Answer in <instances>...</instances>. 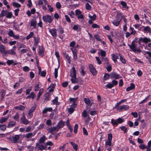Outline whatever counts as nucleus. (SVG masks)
I'll list each match as a JSON object with an SVG mask.
<instances>
[{
	"instance_id": "obj_1",
	"label": "nucleus",
	"mask_w": 151,
	"mask_h": 151,
	"mask_svg": "<svg viewBox=\"0 0 151 151\" xmlns=\"http://www.w3.org/2000/svg\"><path fill=\"white\" fill-rule=\"evenodd\" d=\"M123 18V16L121 14L118 13L117 14L116 19L112 22L113 24L116 26H118L121 20Z\"/></svg>"
},
{
	"instance_id": "obj_2",
	"label": "nucleus",
	"mask_w": 151,
	"mask_h": 151,
	"mask_svg": "<svg viewBox=\"0 0 151 151\" xmlns=\"http://www.w3.org/2000/svg\"><path fill=\"white\" fill-rule=\"evenodd\" d=\"M35 149L38 150H46V147L40 143H37L36 144Z\"/></svg>"
},
{
	"instance_id": "obj_3",
	"label": "nucleus",
	"mask_w": 151,
	"mask_h": 151,
	"mask_svg": "<svg viewBox=\"0 0 151 151\" xmlns=\"http://www.w3.org/2000/svg\"><path fill=\"white\" fill-rule=\"evenodd\" d=\"M42 19L44 22H48L50 23H51L52 21V17L50 15L44 16L42 17Z\"/></svg>"
},
{
	"instance_id": "obj_4",
	"label": "nucleus",
	"mask_w": 151,
	"mask_h": 151,
	"mask_svg": "<svg viewBox=\"0 0 151 151\" xmlns=\"http://www.w3.org/2000/svg\"><path fill=\"white\" fill-rule=\"evenodd\" d=\"M20 138V137L19 135H16L12 136L11 141L13 143H17L19 140Z\"/></svg>"
},
{
	"instance_id": "obj_5",
	"label": "nucleus",
	"mask_w": 151,
	"mask_h": 151,
	"mask_svg": "<svg viewBox=\"0 0 151 151\" xmlns=\"http://www.w3.org/2000/svg\"><path fill=\"white\" fill-rule=\"evenodd\" d=\"M110 78L111 79H117L121 78L120 75L115 72H111L110 74Z\"/></svg>"
},
{
	"instance_id": "obj_6",
	"label": "nucleus",
	"mask_w": 151,
	"mask_h": 151,
	"mask_svg": "<svg viewBox=\"0 0 151 151\" xmlns=\"http://www.w3.org/2000/svg\"><path fill=\"white\" fill-rule=\"evenodd\" d=\"M8 35L9 37H13L15 39H18L19 38V36L18 35H15L13 31L12 30H9L8 33Z\"/></svg>"
},
{
	"instance_id": "obj_7",
	"label": "nucleus",
	"mask_w": 151,
	"mask_h": 151,
	"mask_svg": "<svg viewBox=\"0 0 151 151\" xmlns=\"http://www.w3.org/2000/svg\"><path fill=\"white\" fill-rule=\"evenodd\" d=\"M59 129L57 127H51L50 128L48 129V132L51 133L52 134L54 135V132H56L58 131Z\"/></svg>"
},
{
	"instance_id": "obj_8",
	"label": "nucleus",
	"mask_w": 151,
	"mask_h": 151,
	"mask_svg": "<svg viewBox=\"0 0 151 151\" xmlns=\"http://www.w3.org/2000/svg\"><path fill=\"white\" fill-rule=\"evenodd\" d=\"M90 71L93 75H96L97 74L96 71L93 65L90 64L89 66Z\"/></svg>"
},
{
	"instance_id": "obj_9",
	"label": "nucleus",
	"mask_w": 151,
	"mask_h": 151,
	"mask_svg": "<svg viewBox=\"0 0 151 151\" xmlns=\"http://www.w3.org/2000/svg\"><path fill=\"white\" fill-rule=\"evenodd\" d=\"M36 108V105H34V106H32L31 109L29 110L28 112V115L30 117V118H31L33 114H32V113L35 110Z\"/></svg>"
},
{
	"instance_id": "obj_10",
	"label": "nucleus",
	"mask_w": 151,
	"mask_h": 151,
	"mask_svg": "<svg viewBox=\"0 0 151 151\" xmlns=\"http://www.w3.org/2000/svg\"><path fill=\"white\" fill-rule=\"evenodd\" d=\"M6 47L3 45H0V52L2 54L4 55L6 54V51L5 50Z\"/></svg>"
},
{
	"instance_id": "obj_11",
	"label": "nucleus",
	"mask_w": 151,
	"mask_h": 151,
	"mask_svg": "<svg viewBox=\"0 0 151 151\" xmlns=\"http://www.w3.org/2000/svg\"><path fill=\"white\" fill-rule=\"evenodd\" d=\"M129 108V106L127 105H123L122 106H119L117 107L118 110H126L128 109Z\"/></svg>"
},
{
	"instance_id": "obj_12",
	"label": "nucleus",
	"mask_w": 151,
	"mask_h": 151,
	"mask_svg": "<svg viewBox=\"0 0 151 151\" xmlns=\"http://www.w3.org/2000/svg\"><path fill=\"white\" fill-rule=\"evenodd\" d=\"M128 46L134 52H136V45L133 42H132L131 44L128 45Z\"/></svg>"
},
{
	"instance_id": "obj_13",
	"label": "nucleus",
	"mask_w": 151,
	"mask_h": 151,
	"mask_svg": "<svg viewBox=\"0 0 151 151\" xmlns=\"http://www.w3.org/2000/svg\"><path fill=\"white\" fill-rule=\"evenodd\" d=\"M65 124V122H63L61 120L58 122L57 125V127L58 128V129H59L63 127L64 126Z\"/></svg>"
},
{
	"instance_id": "obj_14",
	"label": "nucleus",
	"mask_w": 151,
	"mask_h": 151,
	"mask_svg": "<svg viewBox=\"0 0 151 151\" xmlns=\"http://www.w3.org/2000/svg\"><path fill=\"white\" fill-rule=\"evenodd\" d=\"M49 32L52 35L54 38H56L57 37L56 30L55 29H50Z\"/></svg>"
},
{
	"instance_id": "obj_15",
	"label": "nucleus",
	"mask_w": 151,
	"mask_h": 151,
	"mask_svg": "<svg viewBox=\"0 0 151 151\" xmlns=\"http://www.w3.org/2000/svg\"><path fill=\"white\" fill-rule=\"evenodd\" d=\"M23 117L21 119V122H22V123L25 124H28L29 123V122L27 120V119H26L24 115V113H23Z\"/></svg>"
},
{
	"instance_id": "obj_16",
	"label": "nucleus",
	"mask_w": 151,
	"mask_h": 151,
	"mask_svg": "<svg viewBox=\"0 0 151 151\" xmlns=\"http://www.w3.org/2000/svg\"><path fill=\"white\" fill-rule=\"evenodd\" d=\"M73 52V59L74 60L76 59L77 58V50L75 47H72L70 49Z\"/></svg>"
},
{
	"instance_id": "obj_17",
	"label": "nucleus",
	"mask_w": 151,
	"mask_h": 151,
	"mask_svg": "<svg viewBox=\"0 0 151 151\" xmlns=\"http://www.w3.org/2000/svg\"><path fill=\"white\" fill-rule=\"evenodd\" d=\"M35 135V134L34 133L31 132L25 134L24 136V137L27 139L30 138L34 136Z\"/></svg>"
},
{
	"instance_id": "obj_18",
	"label": "nucleus",
	"mask_w": 151,
	"mask_h": 151,
	"mask_svg": "<svg viewBox=\"0 0 151 151\" xmlns=\"http://www.w3.org/2000/svg\"><path fill=\"white\" fill-rule=\"evenodd\" d=\"M44 49L43 47H40L39 48V53L40 56L42 57L44 54Z\"/></svg>"
},
{
	"instance_id": "obj_19",
	"label": "nucleus",
	"mask_w": 151,
	"mask_h": 151,
	"mask_svg": "<svg viewBox=\"0 0 151 151\" xmlns=\"http://www.w3.org/2000/svg\"><path fill=\"white\" fill-rule=\"evenodd\" d=\"M142 40L143 42L145 43H147L148 42H151V40L149 38H147V37H145L142 38V37L140 38L139 39V41H140Z\"/></svg>"
},
{
	"instance_id": "obj_20",
	"label": "nucleus",
	"mask_w": 151,
	"mask_h": 151,
	"mask_svg": "<svg viewBox=\"0 0 151 151\" xmlns=\"http://www.w3.org/2000/svg\"><path fill=\"white\" fill-rule=\"evenodd\" d=\"M76 71L75 70V68L73 67L72 68V70L70 72V76H76Z\"/></svg>"
},
{
	"instance_id": "obj_21",
	"label": "nucleus",
	"mask_w": 151,
	"mask_h": 151,
	"mask_svg": "<svg viewBox=\"0 0 151 151\" xmlns=\"http://www.w3.org/2000/svg\"><path fill=\"white\" fill-rule=\"evenodd\" d=\"M52 111V107L45 108L42 111V113L43 114H46L47 112H51Z\"/></svg>"
},
{
	"instance_id": "obj_22",
	"label": "nucleus",
	"mask_w": 151,
	"mask_h": 151,
	"mask_svg": "<svg viewBox=\"0 0 151 151\" xmlns=\"http://www.w3.org/2000/svg\"><path fill=\"white\" fill-rule=\"evenodd\" d=\"M6 54H10L13 55H16V53L15 51L14 50L11 49L10 50H8L6 51Z\"/></svg>"
},
{
	"instance_id": "obj_23",
	"label": "nucleus",
	"mask_w": 151,
	"mask_h": 151,
	"mask_svg": "<svg viewBox=\"0 0 151 151\" xmlns=\"http://www.w3.org/2000/svg\"><path fill=\"white\" fill-rule=\"evenodd\" d=\"M135 87V85L133 83H131L130 86L127 88L126 91H129L131 90L134 89V88Z\"/></svg>"
},
{
	"instance_id": "obj_24",
	"label": "nucleus",
	"mask_w": 151,
	"mask_h": 151,
	"mask_svg": "<svg viewBox=\"0 0 151 151\" xmlns=\"http://www.w3.org/2000/svg\"><path fill=\"white\" fill-rule=\"evenodd\" d=\"M47 139V138L46 137L45 135H43L40 138L39 140V143L40 144L43 143Z\"/></svg>"
},
{
	"instance_id": "obj_25",
	"label": "nucleus",
	"mask_w": 151,
	"mask_h": 151,
	"mask_svg": "<svg viewBox=\"0 0 151 151\" xmlns=\"http://www.w3.org/2000/svg\"><path fill=\"white\" fill-rule=\"evenodd\" d=\"M43 91L44 90L43 89L41 88L40 89L38 93V95L37 98V101H38L39 100L40 96H41L42 93L43 92Z\"/></svg>"
},
{
	"instance_id": "obj_26",
	"label": "nucleus",
	"mask_w": 151,
	"mask_h": 151,
	"mask_svg": "<svg viewBox=\"0 0 151 151\" xmlns=\"http://www.w3.org/2000/svg\"><path fill=\"white\" fill-rule=\"evenodd\" d=\"M84 101L86 104L89 105L90 106L92 105V104L91 103V100L89 99L85 98Z\"/></svg>"
},
{
	"instance_id": "obj_27",
	"label": "nucleus",
	"mask_w": 151,
	"mask_h": 151,
	"mask_svg": "<svg viewBox=\"0 0 151 151\" xmlns=\"http://www.w3.org/2000/svg\"><path fill=\"white\" fill-rule=\"evenodd\" d=\"M30 24L31 26L33 27L34 28H36L37 24V22L36 21L34 20H32L30 22Z\"/></svg>"
},
{
	"instance_id": "obj_28",
	"label": "nucleus",
	"mask_w": 151,
	"mask_h": 151,
	"mask_svg": "<svg viewBox=\"0 0 151 151\" xmlns=\"http://www.w3.org/2000/svg\"><path fill=\"white\" fill-rule=\"evenodd\" d=\"M16 124V122L14 121H11L10 122L7 126L8 128H11L14 127Z\"/></svg>"
},
{
	"instance_id": "obj_29",
	"label": "nucleus",
	"mask_w": 151,
	"mask_h": 151,
	"mask_svg": "<svg viewBox=\"0 0 151 151\" xmlns=\"http://www.w3.org/2000/svg\"><path fill=\"white\" fill-rule=\"evenodd\" d=\"M112 59L116 63L117 61L116 59L119 58V56L115 55L114 54L112 55Z\"/></svg>"
},
{
	"instance_id": "obj_30",
	"label": "nucleus",
	"mask_w": 151,
	"mask_h": 151,
	"mask_svg": "<svg viewBox=\"0 0 151 151\" xmlns=\"http://www.w3.org/2000/svg\"><path fill=\"white\" fill-rule=\"evenodd\" d=\"M24 106L22 105H20L19 106H15V109H19L20 110H24L25 109Z\"/></svg>"
},
{
	"instance_id": "obj_31",
	"label": "nucleus",
	"mask_w": 151,
	"mask_h": 151,
	"mask_svg": "<svg viewBox=\"0 0 151 151\" xmlns=\"http://www.w3.org/2000/svg\"><path fill=\"white\" fill-rule=\"evenodd\" d=\"M9 118V117H7L5 118V117H2L0 120V123H3L5 122Z\"/></svg>"
},
{
	"instance_id": "obj_32",
	"label": "nucleus",
	"mask_w": 151,
	"mask_h": 151,
	"mask_svg": "<svg viewBox=\"0 0 151 151\" xmlns=\"http://www.w3.org/2000/svg\"><path fill=\"white\" fill-rule=\"evenodd\" d=\"M70 143L73 146V149L76 151L78 150V146L77 145L75 144L74 143L72 142H70Z\"/></svg>"
},
{
	"instance_id": "obj_33",
	"label": "nucleus",
	"mask_w": 151,
	"mask_h": 151,
	"mask_svg": "<svg viewBox=\"0 0 151 151\" xmlns=\"http://www.w3.org/2000/svg\"><path fill=\"white\" fill-rule=\"evenodd\" d=\"M58 97H56L55 98V99L52 100L53 103V104H56V105H58L59 104V102L58 101Z\"/></svg>"
},
{
	"instance_id": "obj_34",
	"label": "nucleus",
	"mask_w": 151,
	"mask_h": 151,
	"mask_svg": "<svg viewBox=\"0 0 151 151\" xmlns=\"http://www.w3.org/2000/svg\"><path fill=\"white\" fill-rule=\"evenodd\" d=\"M144 30L145 32H148L150 33H151V29L148 26L145 27Z\"/></svg>"
},
{
	"instance_id": "obj_35",
	"label": "nucleus",
	"mask_w": 151,
	"mask_h": 151,
	"mask_svg": "<svg viewBox=\"0 0 151 151\" xmlns=\"http://www.w3.org/2000/svg\"><path fill=\"white\" fill-rule=\"evenodd\" d=\"M65 57V58L67 59V60L68 61V63L70 64L71 62V60L70 59V57L68 55V54H66V53L64 54Z\"/></svg>"
},
{
	"instance_id": "obj_36",
	"label": "nucleus",
	"mask_w": 151,
	"mask_h": 151,
	"mask_svg": "<svg viewBox=\"0 0 151 151\" xmlns=\"http://www.w3.org/2000/svg\"><path fill=\"white\" fill-rule=\"evenodd\" d=\"M110 76V75L109 74L105 73L104 77V81L109 79Z\"/></svg>"
},
{
	"instance_id": "obj_37",
	"label": "nucleus",
	"mask_w": 151,
	"mask_h": 151,
	"mask_svg": "<svg viewBox=\"0 0 151 151\" xmlns=\"http://www.w3.org/2000/svg\"><path fill=\"white\" fill-rule=\"evenodd\" d=\"M6 126L4 124L0 125V129L1 130L4 131L6 129Z\"/></svg>"
},
{
	"instance_id": "obj_38",
	"label": "nucleus",
	"mask_w": 151,
	"mask_h": 151,
	"mask_svg": "<svg viewBox=\"0 0 151 151\" xmlns=\"http://www.w3.org/2000/svg\"><path fill=\"white\" fill-rule=\"evenodd\" d=\"M111 123L113 125H115L116 126H117L118 124V123H117V120L113 119L111 120Z\"/></svg>"
},
{
	"instance_id": "obj_39",
	"label": "nucleus",
	"mask_w": 151,
	"mask_h": 151,
	"mask_svg": "<svg viewBox=\"0 0 151 151\" xmlns=\"http://www.w3.org/2000/svg\"><path fill=\"white\" fill-rule=\"evenodd\" d=\"M150 96V95L148 96H147V97H146L145 99L143 100L141 102H140L139 103V104H143L146 102H147V101H148V100L149 99V97Z\"/></svg>"
},
{
	"instance_id": "obj_40",
	"label": "nucleus",
	"mask_w": 151,
	"mask_h": 151,
	"mask_svg": "<svg viewBox=\"0 0 151 151\" xmlns=\"http://www.w3.org/2000/svg\"><path fill=\"white\" fill-rule=\"evenodd\" d=\"M59 65H60L59 64L58 68H59ZM58 68H55V69L54 76L55 78H56L58 76Z\"/></svg>"
},
{
	"instance_id": "obj_41",
	"label": "nucleus",
	"mask_w": 151,
	"mask_h": 151,
	"mask_svg": "<svg viewBox=\"0 0 151 151\" xmlns=\"http://www.w3.org/2000/svg\"><path fill=\"white\" fill-rule=\"evenodd\" d=\"M13 6L15 7L19 8L21 6V5L18 3L14 2L13 3Z\"/></svg>"
},
{
	"instance_id": "obj_42",
	"label": "nucleus",
	"mask_w": 151,
	"mask_h": 151,
	"mask_svg": "<svg viewBox=\"0 0 151 151\" xmlns=\"http://www.w3.org/2000/svg\"><path fill=\"white\" fill-rule=\"evenodd\" d=\"M14 119L17 121L19 120V116L18 113H17L15 115L14 117Z\"/></svg>"
},
{
	"instance_id": "obj_43",
	"label": "nucleus",
	"mask_w": 151,
	"mask_h": 151,
	"mask_svg": "<svg viewBox=\"0 0 151 151\" xmlns=\"http://www.w3.org/2000/svg\"><path fill=\"white\" fill-rule=\"evenodd\" d=\"M116 120L117 123H118V124H121L124 121V120L123 119L120 118H118Z\"/></svg>"
},
{
	"instance_id": "obj_44",
	"label": "nucleus",
	"mask_w": 151,
	"mask_h": 151,
	"mask_svg": "<svg viewBox=\"0 0 151 151\" xmlns=\"http://www.w3.org/2000/svg\"><path fill=\"white\" fill-rule=\"evenodd\" d=\"M120 55V60L121 61V62L124 64H125L126 63V61L125 60L122 56L121 55Z\"/></svg>"
},
{
	"instance_id": "obj_45",
	"label": "nucleus",
	"mask_w": 151,
	"mask_h": 151,
	"mask_svg": "<svg viewBox=\"0 0 151 151\" xmlns=\"http://www.w3.org/2000/svg\"><path fill=\"white\" fill-rule=\"evenodd\" d=\"M105 86L109 88H111L113 87V85L112 83H109Z\"/></svg>"
},
{
	"instance_id": "obj_46",
	"label": "nucleus",
	"mask_w": 151,
	"mask_h": 151,
	"mask_svg": "<svg viewBox=\"0 0 151 151\" xmlns=\"http://www.w3.org/2000/svg\"><path fill=\"white\" fill-rule=\"evenodd\" d=\"M86 8L87 10H90L91 9V7L88 3H86Z\"/></svg>"
},
{
	"instance_id": "obj_47",
	"label": "nucleus",
	"mask_w": 151,
	"mask_h": 151,
	"mask_svg": "<svg viewBox=\"0 0 151 151\" xmlns=\"http://www.w3.org/2000/svg\"><path fill=\"white\" fill-rule=\"evenodd\" d=\"M8 11L7 10H2L1 11V14L2 15V16L3 17L6 15Z\"/></svg>"
},
{
	"instance_id": "obj_48",
	"label": "nucleus",
	"mask_w": 151,
	"mask_h": 151,
	"mask_svg": "<svg viewBox=\"0 0 151 151\" xmlns=\"http://www.w3.org/2000/svg\"><path fill=\"white\" fill-rule=\"evenodd\" d=\"M89 17L93 21H94L96 19V15L95 14H94L93 16H89Z\"/></svg>"
},
{
	"instance_id": "obj_49",
	"label": "nucleus",
	"mask_w": 151,
	"mask_h": 151,
	"mask_svg": "<svg viewBox=\"0 0 151 151\" xmlns=\"http://www.w3.org/2000/svg\"><path fill=\"white\" fill-rule=\"evenodd\" d=\"M12 12H8V13L6 14V17L7 18H10L12 17Z\"/></svg>"
},
{
	"instance_id": "obj_50",
	"label": "nucleus",
	"mask_w": 151,
	"mask_h": 151,
	"mask_svg": "<svg viewBox=\"0 0 151 151\" xmlns=\"http://www.w3.org/2000/svg\"><path fill=\"white\" fill-rule=\"evenodd\" d=\"M122 130L123 131L124 133H125L127 131V128L125 126H122L120 127Z\"/></svg>"
},
{
	"instance_id": "obj_51",
	"label": "nucleus",
	"mask_w": 151,
	"mask_h": 151,
	"mask_svg": "<svg viewBox=\"0 0 151 151\" xmlns=\"http://www.w3.org/2000/svg\"><path fill=\"white\" fill-rule=\"evenodd\" d=\"M33 32H31L30 34L27 36L26 39L27 40H29L31 38L33 35Z\"/></svg>"
},
{
	"instance_id": "obj_52",
	"label": "nucleus",
	"mask_w": 151,
	"mask_h": 151,
	"mask_svg": "<svg viewBox=\"0 0 151 151\" xmlns=\"http://www.w3.org/2000/svg\"><path fill=\"white\" fill-rule=\"evenodd\" d=\"M75 14L76 16H78L81 14V12L79 9H77L76 11Z\"/></svg>"
},
{
	"instance_id": "obj_53",
	"label": "nucleus",
	"mask_w": 151,
	"mask_h": 151,
	"mask_svg": "<svg viewBox=\"0 0 151 151\" xmlns=\"http://www.w3.org/2000/svg\"><path fill=\"white\" fill-rule=\"evenodd\" d=\"M101 55L102 57H105L106 55V52L102 50H101Z\"/></svg>"
},
{
	"instance_id": "obj_54",
	"label": "nucleus",
	"mask_w": 151,
	"mask_h": 151,
	"mask_svg": "<svg viewBox=\"0 0 151 151\" xmlns=\"http://www.w3.org/2000/svg\"><path fill=\"white\" fill-rule=\"evenodd\" d=\"M111 141L110 140H108V141H106L105 143V146L106 145L107 146H111Z\"/></svg>"
},
{
	"instance_id": "obj_55",
	"label": "nucleus",
	"mask_w": 151,
	"mask_h": 151,
	"mask_svg": "<svg viewBox=\"0 0 151 151\" xmlns=\"http://www.w3.org/2000/svg\"><path fill=\"white\" fill-rule=\"evenodd\" d=\"M82 115L83 117H86L87 116V115L86 111L84 110L82 113Z\"/></svg>"
},
{
	"instance_id": "obj_56",
	"label": "nucleus",
	"mask_w": 151,
	"mask_h": 151,
	"mask_svg": "<svg viewBox=\"0 0 151 151\" xmlns=\"http://www.w3.org/2000/svg\"><path fill=\"white\" fill-rule=\"evenodd\" d=\"M102 60L103 62H104L105 63L109 64L108 60L107 58H103Z\"/></svg>"
},
{
	"instance_id": "obj_57",
	"label": "nucleus",
	"mask_w": 151,
	"mask_h": 151,
	"mask_svg": "<svg viewBox=\"0 0 151 151\" xmlns=\"http://www.w3.org/2000/svg\"><path fill=\"white\" fill-rule=\"evenodd\" d=\"M53 145V144L52 142L49 141L46 142L45 145V147H46V146L47 145L52 146Z\"/></svg>"
},
{
	"instance_id": "obj_58",
	"label": "nucleus",
	"mask_w": 151,
	"mask_h": 151,
	"mask_svg": "<svg viewBox=\"0 0 151 151\" xmlns=\"http://www.w3.org/2000/svg\"><path fill=\"white\" fill-rule=\"evenodd\" d=\"M30 95V96L31 98H32V99H34L35 98L36 95L33 92H31Z\"/></svg>"
},
{
	"instance_id": "obj_59",
	"label": "nucleus",
	"mask_w": 151,
	"mask_h": 151,
	"mask_svg": "<svg viewBox=\"0 0 151 151\" xmlns=\"http://www.w3.org/2000/svg\"><path fill=\"white\" fill-rule=\"evenodd\" d=\"M14 63V61L13 60H9L7 62V63L8 65H9L13 64Z\"/></svg>"
},
{
	"instance_id": "obj_60",
	"label": "nucleus",
	"mask_w": 151,
	"mask_h": 151,
	"mask_svg": "<svg viewBox=\"0 0 151 151\" xmlns=\"http://www.w3.org/2000/svg\"><path fill=\"white\" fill-rule=\"evenodd\" d=\"M72 78L71 81L73 83H76V76H71Z\"/></svg>"
},
{
	"instance_id": "obj_61",
	"label": "nucleus",
	"mask_w": 151,
	"mask_h": 151,
	"mask_svg": "<svg viewBox=\"0 0 151 151\" xmlns=\"http://www.w3.org/2000/svg\"><path fill=\"white\" fill-rule=\"evenodd\" d=\"M40 87H39V85L38 84H35V90L36 91H37L39 90Z\"/></svg>"
},
{
	"instance_id": "obj_62",
	"label": "nucleus",
	"mask_w": 151,
	"mask_h": 151,
	"mask_svg": "<svg viewBox=\"0 0 151 151\" xmlns=\"http://www.w3.org/2000/svg\"><path fill=\"white\" fill-rule=\"evenodd\" d=\"M47 6L48 8V10L50 12H52L53 11V8L51 7V6L49 4H47Z\"/></svg>"
},
{
	"instance_id": "obj_63",
	"label": "nucleus",
	"mask_w": 151,
	"mask_h": 151,
	"mask_svg": "<svg viewBox=\"0 0 151 151\" xmlns=\"http://www.w3.org/2000/svg\"><path fill=\"white\" fill-rule=\"evenodd\" d=\"M40 76L42 77H45V76L46 74V72L45 71H43L40 72Z\"/></svg>"
},
{
	"instance_id": "obj_64",
	"label": "nucleus",
	"mask_w": 151,
	"mask_h": 151,
	"mask_svg": "<svg viewBox=\"0 0 151 151\" xmlns=\"http://www.w3.org/2000/svg\"><path fill=\"white\" fill-rule=\"evenodd\" d=\"M28 149H29V151H33L34 150V147L30 145L27 146Z\"/></svg>"
}]
</instances>
